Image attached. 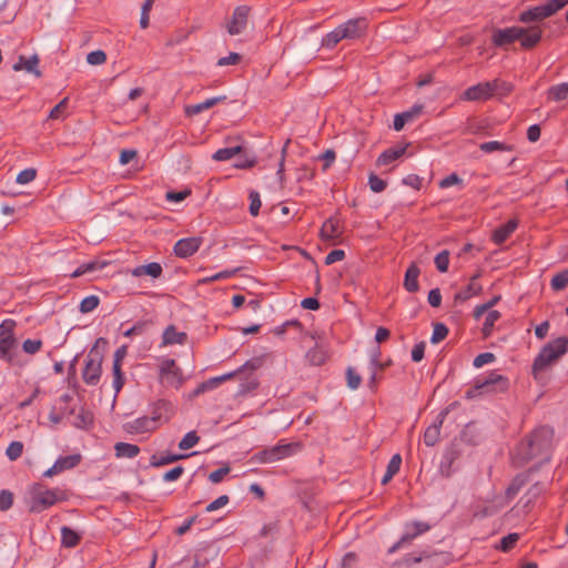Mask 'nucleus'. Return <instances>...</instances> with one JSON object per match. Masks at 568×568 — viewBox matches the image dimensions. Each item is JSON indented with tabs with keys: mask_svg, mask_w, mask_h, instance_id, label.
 Listing matches in <instances>:
<instances>
[{
	"mask_svg": "<svg viewBox=\"0 0 568 568\" xmlns=\"http://www.w3.org/2000/svg\"><path fill=\"white\" fill-rule=\"evenodd\" d=\"M321 235L325 240H334L339 237L341 230L338 221L334 219H328L327 221H325L321 229Z\"/></svg>",
	"mask_w": 568,
	"mask_h": 568,
	"instance_id": "30",
	"label": "nucleus"
},
{
	"mask_svg": "<svg viewBox=\"0 0 568 568\" xmlns=\"http://www.w3.org/2000/svg\"><path fill=\"white\" fill-rule=\"evenodd\" d=\"M476 278L477 277L474 276L466 287H464L463 290H460L459 292H457L455 294L456 301L465 302V301L471 298L473 296L478 295L481 292L483 287L476 281Z\"/></svg>",
	"mask_w": 568,
	"mask_h": 568,
	"instance_id": "27",
	"label": "nucleus"
},
{
	"mask_svg": "<svg viewBox=\"0 0 568 568\" xmlns=\"http://www.w3.org/2000/svg\"><path fill=\"white\" fill-rule=\"evenodd\" d=\"M486 317L483 323L481 333L485 338L489 337L494 331L495 323L501 317L498 311H487Z\"/></svg>",
	"mask_w": 568,
	"mask_h": 568,
	"instance_id": "32",
	"label": "nucleus"
},
{
	"mask_svg": "<svg viewBox=\"0 0 568 568\" xmlns=\"http://www.w3.org/2000/svg\"><path fill=\"white\" fill-rule=\"evenodd\" d=\"M568 4V0H549L544 4L529 8L523 11L518 20L523 23H529L534 21H541L548 17H551L561 8Z\"/></svg>",
	"mask_w": 568,
	"mask_h": 568,
	"instance_id": "6",
	"label": "nucleus"
},
{
	"mask_svg": "<svg viewBox=\"0 0 568 568\" xmlns=\"http://www.w3.org/2000/svg\"><path fill=\"white\" fill-rule=\"evenodd\" d=\"M13 505V494L8 489L0 490V510H9Z\"/></svg>",
	"mask_w": 568,
	"mask_h": 568,
	"instance_id": "57",
	"label": "nucleus"
},
{
	"mask_svg": "<svg viewBox=\"0 0 568 568\" xmlns=\"http://www.w3.org/2000/svg\"><path fill=\"white\" fill-rule=\"evenodd\" d=\"M236 272H237V268L221 271V272H219L216 274H213L211 276H206V277H203V278L199 280L197 283L199 284H210V283H213L215 281L226 280V278L232 277Z\"/></svg>",
	"mask_w": 568,
	"mask_h": 568,
	"instance_id": "43",
	"label": "nucleus"
},
{
	"mask_svg": "<svg viewBox=\"0 0 568 568\" xmlns=\"http://www.w3.org/2000/svg\"><path fill=\"white\" fill-rule=\"evenodd\" d=\"M39 57L37 54L26 58L23 55H20L18 58V61L13 64L14 71H21L24 70L28 73H32L36 77H41V71L39 70Z\"/></svg>",
	"mask_w": 568,
	"mask_h": 568,
	"instance_id": "21",
	"label": "nucleus"
},
{
	"mask_svg": "<svg viewBox=\"0 0 568 568\" xmlns=\"http://www.w3.org/2000/svg\"><path fill=\"white\" fill-rule=\"evenodd\" d=\"M523 34L521 27H509L494 31L491 41L496 47L511 44Z\"/></svg>",
	"mask_w": 568,
	"mask_h": 568,
	"instance_id": "14",
	"label": "nucleus"
},
{
	"mask_svg": "<svg viewBox=\"0 0 568 568\" xmlns=\"http://www.w3.org/2000/svg\"><path fill=\"white\" fill-rule=\"evenodd\" d=\"M155 0H145L141 8L140 27L146 29L149 27L150 11Z\"/></svg>",
	"mask_w": 568,
	"mask_h": 568,
	"instance_id": "49",
	"label": "nucleus"
},
{
	"mask_svg": "<svg viewBox=\"0 0 568 568\" xmlns=\"http://www.w3.org/2000/svg\"><path fill=\"white\" fill-rule=\"evenodd\" d=\"M115 456L118 458H134L140 453V447L135 444L116 443L114 445Z\"/></svg>",
	"mask_w": 568,
	"mask_h": 568,
	"instance_id": "28",
	"label": "nucleus"
},
{
	"mask_svg": "<svg viewBox=\"0 0 568 568\" xmlns=\"http://www.w3.org/2000/svg\"><path fill=\"white\" fill-rule=\"evenodd\" d=\"M300 449L301 445L298 443L281 440L277 445L254 454L252 459L260 464H272L293 456Z\"/></svg>",
	"mask_w": 568,
	"mask_h": 568,
	"instance_id": "5",
	"label": "nucleus"
},
{
	"mask_svg": "<svg viewBox=\"0 0 568 568\" xmlns=\"http://www.w3.org/2000/svg\"><path fill=\"white\" fill-rule=\"evenodd\" d=\"M517 226L518 221L516 219H511L504 225H500L491 235L493 242L498 245L503 244L515 232Z\"/></svg>",
	"mask_w": 568,
	"mask_h": 568,
	"instance_id": "23",
	"label": "nucleus"
},
{
	"mask_svg": "<svg viewBox=\"0 0 568 568\" xmlns=\"http://www.w3.org/2000/svg\"><path fill=\"white\" fill-rule=\"evenodd\" d=\"M106 61V54L102 50H95L87 55V62L92 65H99Z\"/></svg>",
	"mask_w": 568,
	"mask_h": 568,
	"instance_id": "58",
	"label": "nucleus"
},
{
	"mask_svg": "<svg viewBox=\"0 0 568 568\" xmlns=\"http://www.w3.org/2000/svg\"><path fill=\"white\" fill-rule=\"evenodd\" d=\"M550 286L554 291H562L568 286V268L555 274L551 278Z\"/></svg>",
	"mask_w": 568,
	"mask_h": 568,
	"instance_id": "40",
	"label": "nucleus"
},
{
	"mask_svg": "<svg viewBox=\"0 0 568 568\" xmlns=\"http://www.w3.org/2000/svg\"><path fill=\"white\" fill-rule=\"evenodd\" d=\"M346 381H347V386L351 389H357L361 385L362 377L353 367H347Z\"/></svg>",
	"mask_w": 568,
	"mask_h": 568,
	"instance_id": "52",
	"label": "nucleus"
},
{
	"mask_svg": "<svg viewBox=\"0 0 568 568\" xmlns=\"http://www.w3.org/2000/svg\"><path fill=\"white\" fill-rule=\"evenodd\" d=\"M491 98V85L489 81L479 82L475 85H471L467 88L460 95L463 101L469 102L487 101Z\"/></svg>",
	"mask_w": 568,
	"mask_h": 568,
	"instance_id": "12",
	"label": "nucleus"
},
{
	"mask_svg": "<svg viewBox=\"0 0 568 568\" xmlns=\"http://www.w3.org/2000/svg\"><path fill=\"white\" fill-rule=\"evenodd\" d=\"M42 347V341L41 339H26L22 343V349L24 353L29 355H34L38 353Z\"/></svg>",
	"mask_w": 568,
	"mask_h": 568,
	"instance_id": "55",
	"label": "nucleus"
},
{
	"mask_svg": "<svg viewBox=\"0 0 568 568\" xmlns=\"http://www.w3.org/2000/svg\"><path fill=\"white\" fill-rule=\"evenodd\" d=\"M187 335L185 332H179L174 325H169L162 335V346L183 345L186 343Z\"/></svg>",
	"mask_w": 568,
	"mask_h": 568,
	"instance_id": "22",
	"label": "nucleus"
},
{
	"mask_svg": "<svg viewBox=\"0 0 568 568\" xmlns=\"http://www.w3.org/2000/svg\"><path fill=\"white\" fill-rule=\"evenodd\" d=\"M93 423V415L84 409H81L74 417V426L78 428H88Z\"/></svg>",
	"mask_w": 568,
	"mask_h": 568,
	"instance_id": "41",
	"label": "nucleus"
},
{
	"mask_svg": "<svg viewBox=\"0 0 568 568\" xmlns=\"http://www.w3.org/2000/svg\"><path fill=\"white\" fill-rule=\"evenodd\" d=\"M148 326V322H143V321H140V322H136L132 327L128 328L123 335L125 337H131L133 335H140V334H143L145 328Z\"/></svg>",
	"mask_w": 568,
	"mask_h": 568,
	"instance_id": "63",
	"label": "nucleus"
},
{
	"mask_svg": "<svg viewBox=\"0 0 568 568\" xmlns=\"http://www.w3.org/2000/svg\"><path fill=\"white\" fill-rule=\"evenodd\" d=\"M447 335H448L447 326L443 323H437L434 325L430 342L433 344H437V343L442 342L443 339H445L447 337Z\"/></svg>",
	"mask_w": 568,
	"mask_h": 568,
	"instance_id": "48",
	"label": "nucleus"
},
{
	"mask_svg": "<svg viewBox=\"0 0 568 568\" xmlns=\"http://www.w3.org/2000/svg\"><path fill=\"white\" fill-rule=\"evenodd\" d=\"M261 205H262V202L260 199V194L255 191H252L250 193V213L253 216H256L260 212Z\"/></svg>",
	"mask_w": 568,
	"mask_h": 568,
	"instance_id": "61",
	"label": "nucleus"
},
{
	"mask_svg": "<svg viewBox=\"0 0 568 568\" xmlns=\"http://www.w3.org/2000/svg\"><path fill=\"white\" fill-rule=\"evenodd\" d=\"M81 462V455L74 454L69 456L59 457L54 464L43 473L44 477H52L59 473H62L68 469H72L78 466Z\"/></svg>",
	"mask_w": 568,
	"mask_h": 568,
	"instance_id": "16",
	"label": "nucleus"
},
{
	"mask_svg": "<svg viewBox=\"0 0 568 568\" xmlns=\"http://www.w3.org/2000/svg\"><path fill=\"white\" fill-rule=\"evenodd\" d=\"M500 296H494L488 302L477 305L474 308L473 315L475 320H479L487 311H493L491 308L499 302Z\"/></svg>",
	"mask_w": 568,
	"mask_h": 568,
	"instance_id": "42",
	"label": "nucleus"
},
{
	"mask_svg": "<svg viewBox=\"0 0 568 568\" xmlns=\"http://www.w3.org/2000/svg\"><path fill=\"white\" fill-rule=\"evenodd\" d=\"M201 244L202 240L200 237L181 239L175 243L173 252L178 257L186 258L197 252Z\"/></svg>",
	"mask_w": 568,
	"mask_h": 568,
	"instance_id": "17",
	"label": "nucleus"
},
{
	"mask_svg": "<svg viewBox=\"0 0 568 568\" xmlns=\"http://www.w3.org/2000/svg\"><path fill=\"white\" fill-rule=\"evenodd\" d=\"M174 414V405L169 400L160 399L153 404L150 417L159 428L161 425L168 423Z\"/></svg>",
	"mask_w": 568,
	"mask_h": 568,
	"instance_id": "11",
	"label": "nucleus"
},
{
	"mask_svg": "<svg viewBox=\"0 0 568 568\" xmlns=\"http://www.w3.org/2000/svg\"><path fill=\"white\" fill-rule=\"evenodd\" d=\"M342 40H345L344 38H342L341 36V30L338 29V27H336L333 31L326 33L323 38H322V47L323 48H326V49H333L337 45V43H339Z\"/></svg>",
	"mask_w": 568,
	"mask_h": 568,
	"instance_id": "36",
	"label": "nucleus"
},
{
	"mask_svg": "<svg viewBox=\"0 0 568 568\" xmlns=\"http://www.w3.org/2000/svg\"><path fill=\"white\" fill-rule=\"evenodd\" d=\"M508 388V379L496 371L490 372L485 378L476 379L474 387L466 390V398L473 399L488 393H503Z\"/></svg>",
	"mask_w": 568,
	"mask_h": 568,
	"instance_id": "3",
	"label": "nucleus"
},
{
	"mask_svg": "<svg viewBox=\"0 0 568 568\" xmlns=\"http://www.w3.org/2000/svg\"><path fill=\"white\" fill-rule=\"evenodd\" d=\"M69 498L67 489L55 487L45 488L40 484H34L29 490V509L32 513H41L57 503L65 501Z\"/></svg>",
	"mask_w": 568,
	"mask_h": 568,
	"instance_id": "1",
	"label": "nucleus"
},
{
	"mask_svg": "<svg viewBox=\"0 0 568 568\" xmlns=\"http://www.w3.org/2000/svg\"><path fill=\"white\" fill-rule=\"evenodd\" d=\"M521 31H523V34L519 37L518 40L520 41V45L524 49H531L540 42L541 36H542V30L540 27H538V26H534L530 28L521 27Z\"/></svg>",
	"mask_w": 568,
	"mask_h": 568,
	"instance_id": "20",
	"label": "nucleus"
},
{
	"mask_svg": "<svg viewBox=\"0 0 568 568\" xmlns=\"http://www.w3.org/2000/svg\"><path fill=\"white\" fill-rule=\"evenodd\" d=\"M99 303L100 298L97 295H89L81 301L79 310L81 313L85 314L95 310Z\"/></svg>",
	"mask_w": 568,
	"mask_h": 568,
	"instance_id": "44",
	"label": "nucleus"
},
{
	"mask_svg": "<svg viewBox=\"0 0 568 568\" xmlns=\"http://www.w3.org/2000/svg\"><path fill=\"white\" fill-rule=\"evenodd\" d=\"M306 357L312 365H316V366L324 364L327 359L326 352L324 349H322L321 347L311 348L307 352Z\"/></svg>",
	"mask_w": 568,
	"mask_h": 568,
	"instance_id": "39",
	"label": "nucleus"
},
{
	"mask_svg": "<svg viewBox=\"0 0 568 568\" xmlns=\"http://www.w3.org/2000/svg\"><path fill=\"white\" fill-rule=\"evenodd\" d=\"M436 268L440 273H446L449 266V252L447 250L442 251L435 256Z\"/></svg>",
	"mask_w": 568,
	"mask_h": 568,
	"instance_id": "47",
	"label": "nucleus"
},
{
	"mask_svg": "<svg viewBox=\"0 0 568 568\" xmlns=\"http://www.w3.org/2000/svg\"><path fill=\"white\" fill-rule=\"evenodd\" d=\"M489 82L491 85L493 97L495 94H497L499 97H507L514 90V85L510 82L504 81L501 79H494L493 81H489Z\"/></svg>",
	"mask_w": 568,
	"mask_h": 568,
	"instance_id": "31",
	"label": "nucleus"
},
{
	"mask_svg": "<svg viewBox=\"0 0 568 568\" xmlns=\"http://www.w3.org/2000/svg\"><path fill=\"white\" fill-rule=\"evenodd\" d=\"M494 361H495V355L493 353H488L487 352V353H481V354L477 355L475 357L473 364H474V366L476 368H479V367H481V366H484L486 364H489V363H491Z\"/></svg>",
	"mask_w": 568,
	"mask_h": 568,
	"instance_id": "64",
	"label": "nucleus"
},
{
	"mask_svg": "<svg viewBox=\"0 0 568 568\" xmlns=\"http://www.w3.org/2000/svg\"><path fill=\"white\" fill-rule=\"evenodd\" d=\"M424 110L423 104H414L409 110L397 113L394 116L393 126L395 131H402L406 123L416 120Z\"/></svg>",
	"mask_w": 568,
	"mask_h": 568,
	"instance_id": "19",
	"label": "nucleus"
},
{
	"mask_svg": "<svg viewBox=\"0 0 568 568\" xmlns=\"http://www.w3.org/2000/svg\"><path fill=\"white\" fill-rule=\"evenodd\" d=\"M519 535H506L497 546L503 551L510 550L517 542Z\"/></svg>",
	"mask_w": 568,
	"mask_h": 568,
	"instance_id": "60",
	"label": "nucleus"
},
{
	"mask_svg": "<svg viewBox=\"0 0 568 568\" xmlns=\"http://www.w3.org/2000/svg\"><path fill=\"white\" fill-rule=\"evenodd\" d=\"M554 432L549 427H539L535 429L527 438L526 443H523V447H526L525 458L531 459L540 456L548 452L551 445Z\"/></svg>",
	"mask_w": 568,
	"mask_h": 568,
	"instance_id": "4",
	"label": "nucleus"
},
{
	"mask_svg": "<svg viewBox=\"0 0 568 568\" xmlns=\"http://www.w3.org/2000/svg\"><path fill=\"white\" fill-rule=\"evenodd\" d=\"M159 377L162 384L180 388L183 384V373L172 358H163L160 364Z\"/></svg>",
	"mask_w": 568,
	"mask_h": 568,
	"instance_id": "7",
	"label": "nucleus"
},
{
	"mask_svg": "<svg viewBox=\"0 0 568 568\" xmlns=\"http://www.w3.org/2000/svg\"><path fill=\"white\" fill-rule=\"evenodd\" d=\"M568 351V338L565 336L558 337L556 339L547 343L532 364L534 373L541 372L546 369L549 365L556 362L559 357L566 354Z\"/></svg>",
	"mask_w": 568,
	"mask_h": 568,
	"instance_id": "2",
	"label": "nucleus"
},
{
	"mask_svg": "<svg viewBox=\"0 0 568 568\" xmlns=\"http://www.w3.org/2000/svg\"><path fill=\"white\" fill-rule=\"evenodd\" d=\"M406 151V146L400 148H393L385 150L383 153L379 154L377 158V165H388L392 162L396 161L398 158H400Z\"/></svg>",
	"mask_w": 568,
	"mask_h": 568,
	"instance_id": "29",
	"label": "nucleus"
},
{
	"mask_svg": "<svg viewBox=\"0 0 568 568\" xmlns=\"http://www.w3.org/2000/svg\"><path fill=\"white\" fill-rule=\"evenodd\" d=\"M121 364H113L112 365V372H113V388L115 393L118 394L124 384V377L121 371Z\"/></svg>",
	"mask_w": 568,
	"mask_h": 568,
	"instance_id": "51",
	"label": "nucleus"
},
{
	"mask_svg": "<svg viewBox=\"0 0 568 568\" xmlns=\"http://www.w3.org/2000/svg\"><path fill=\"white\" fill-rule=\"evenodd\" d=\"M256 156L251 154H244L236 159L234 163V168L236 169H250L253 168L256 164Z\"/></svg>",
	"mask_w": 568,
	"mask_h": 568,
	"instance_id": "53",
	"label": "nucleus"
},
{
	"mask_svg": "<svg viewBox=\"0 0 568 568\" xmlns=\"http://www.w3.org/2000/svg\"><path fill=\"white\" fill-rule=\"evenodd\" d=\"M368 185H369V187H371V190L373 192L381 193V192H383L386 189L387 184L379 176H377L376 174L372 173L368 176Z\"/></svg>",
	"mask_w": 568,
	"mask_h": 568,
	"instance_id": "56",
	"label": "nucleus"
},
{
	"mask_svg": "<svg viewBox=\"0 0 568 568\" xmlns=\"http://www.w3.org/2000/svg\"><path fill=\"white\" fill-rule=\"evenodd\" d=\"M231 471V468L230 466H224V467H221L214 471H212L210 475H209V479L211 483L213 484H219L223 480V478Z\"/></svg>",
	"mask_w": 568,
	"mask_h": 568,
	"instance_id": "59",
	"label": "nucleus"
},
{
	"mask_svg": "<svg viewBox=\"0 0 568 568\" xmlns=\"http://www.w3.org/2000/svg\"><path fill=\"white\" fill-rule=\"evenodd\" d=\"M480 151L485 153H491L495 151H504V152H510L513 151V146L509 144H506L504 142L499 141H488L484 142L479 145Z\"/></svg>",
	"mask_w": 568,
	"mask_h": 568,
	"instance_id": "38",
	"label": "nucleus"
},
{
	"mask_svg": "<svg viewBox=\"0 0 568 568\" xmlns=\"http://www.w3.org/2000/svg\"><path fill=\"white\" fill-rule=\"evenodd\" d=\"M447 415L446 410H443L438 414L435 422L429 425L424 433V443L426 446H434L438 443L440 436V429L444 423V419Z\"/></svg>",
	"mask_w": 568,
	"mask_h": 568,
	"instance_id": "18",
	"label": "nucleus"
},
{
	"mask_svg": "<svg viewBox=\"0 0 568 568\" xmlns=\"http://www.w3.org/2000/svg\"><path fill=\"white\" fill-rule=\"evenodd\" d=\"M367 24L364 18L351 19L338 26L341 36L345 40L359 38L366 30Z\"/></svg>",
	"mask_w": 568,
	"mask_h": 568,
	"instance_id": "13",
	"label": "nucleus"
},
{
	"mask_svg": "<svg viewBox=\"0 0 568 568\" xmlns=\"http://www.w3.org/2000/svg\"><path fill=\"white\" fill-rule=\"evenodd\" d=\"M37 176V170L33 168L24 169L17 175V183L18 184H28L32 182Z\"/></svg>",
	"mask_w": 568,
	"mask_h": 568,
	"instance_id": "54",
	"label": "nucleus"
},
{
	"mask_svg": "<svg viewBox=\"0 0 568 568\" xmlns=\"http://www.w3.org/2000/svg\"><path fill=\"white\" fill-rule=\"evenodd\" d=\"M163 273V268L160 263L152 262L146 265H140L134 267L131 271V275L134 277H141L143 275H149L152 278H159Z\"/></svg>",
	"mask_w": 568,
	"mask_h": 568,
	"instance_id": "24",
	"label": "nucleus"
},
{
	"mask_svg": "<svg viewBox=\"0 0 568 568\" xmlns=\"http://www.w3.org/2000/svg\"><path fill=\"white\" fill-rule=\"evenodd\" d=\"M105 265H106L105 262L101 263L99 261H90V262L83 263L72 272L71 277L75 278V277L82 276L87 273H90V272H93L97 270H102Z\"/></svg>",
	"mask_w": 568,
	"mask_h": 568,
	"instance_id": "34",
	"label": "nucleus"
},
{
	"mask_svg": "<svg viewBox=\"0 0 568 568\" xmlns=\"http://www.w3.org/2000/svg\"><path fill=\"white\" fill-rule=\"evenodd\" d=\"M123 429L131 435H141L154 432L155 429H158V426L154 424L150 416H142L135 418L134 420L126 422L123 425Z\"/></svg>",
	"mask_w": 568,
	"mask_h": 568,
	"instance_id": "15",
	"label": "nucleus"
},
{
	"mask_svg": "<svg viewBox=\"0 0 568 568\" xmlns=\"http://www.w3.org/2000/svg\"><path fill=\"white\" fill-rule=\"evenodd\" d=\"M14 326L13 320H4L0 324V358L8 362L12 361L11 349L16 345Z\"/></svg>",
	"mask_w": 568,
	"mask_h": 568,
	"instance_id": "8",
	"label": "nucleus"
},
{
	"mask_svg": "<svg viewBox=\"0 0 568 568\" xmlns=\"http://www.w3.org/2000/svg\"><path fill=\"white\" fill-rule=\"evenodd\" d=\"M419 267L413 263L408 266V268L406 270V273H405V278H404V287L410 292V293H414V292H417L418 291V276H419Z\"/></svg>",
	"mask_w": 568,
	"mask_h": 568,
	"instance_id": "26",
	"label": "nucleus"
},
{
	"mask_svg": "<svg viewBox=\"0 0 568 568\" xmlns=\"http://www.w3.org/2000/svg\"><path fill=\"white\" fill-rule=\"evenodd\" d=\"M267 357H268L267 354L252 357L251 359L246 361L241 367H239V371H241V372L257 371L265 364Z\"/></svg>",
	"mask_w": 568,
	"mask_h": 568,
	"instance_id": "37",
	"label": "nucleus"
},
{
	"mask_svg": "<svg viewBox=\"0 0 568 568\" xmlns=\"http://www.w3.org/2000/svg\"><path fill=\"white\" fill-rule=\"evenodd\" d=\"M102 374V356L92 351L89 353L85 359L82 377L85 384L97 385L100 382Z\"/></svg>",
	"mask_w": 568,
	"mask_h": 568,
	"instance_id": "9",
	"label": "nucleus"
},
{
	"mask_svg": "<svg viewBox=\"0 0 568 568\" xmlns=\"http://www.w3.org/2000/svg\"><path fill=\"white\" fill-rule=\"evenodd\" d=\"M243 152V148L241 145L230 146L219 149L213 155V160L215 161H227L235 156L236 154H241Z\"/></svg>",
	"mask_w": 568,
	"mask_h": 568,
	"instance_id": "35",
	"label": "nucleus"
},
{
	"mask_svg": "<svg viewBox=\"0 0 568 568\" xmlns=\"http://www.w3.org/2000/svg\"><path fill=\"white\" fill-rule=\"evenodd\" d=\"M524 484H525L524 478L516 477L506 490L507 497L510 499L514 498L518 494V491L520 490V488L523 487Z\"/></svg>",
	"mask_w": 568,
	"mask_h": 568,
	"instance_id": "62",
	"label": "nucleus"
},
{
	"mask_svg": "<svg viewBox=\"0 0 568 568\" xmlns=\"http://www.w3.org/2000/svg\"><path fill=\"white\" fill-rule=\"evenodd\" d=\"M23 452V444L14 440L9 444L6 450V455L10 460H17Z\"/></svg>",
	"mask_w": 568,
	"mask_h": 568,
	"instance_id": "50",
	"label": "nucleus"
},
{
	"mask_svg": "<svg viewBox=\"0 0 568 568\" xmlns=\"http://www.w3.org/2000/svg\"><path fill=\"white\" fill-rule=\"evenodd\" d=\"M225 97H214L206 99L205 101L196 104H191L185 106V114L189 116L196 115L216 105L219 102L223 101Z\"/></svg>",
	"mask_w": 568,
	"mask_h": 568,
	"instance_id": "25",
	"label": "nucleus"
},
{
	"mask_svg": "<svg viewBox=\"0 0 568 568\" xmlns=\"http://www.w3.org/2000/svg\"><path fill=\"white\" fill-rule=\"evenodd\" d=\"M251 8L247 6H239L234 9L230 21L226 24L229 34H241L247 26Z\"/></svg>",
	"mask_w": 568,
	"mask_h": 568,
	"instance_id": "10",
	"label": "nucleus"
},
{
	"mask_svg": "<svg viewBox=\"0 0 568 568\" xmlns=\"http://www.w3.org/2000/svg\"><path fill=\"white\" fill-rule=\"evenodd\" d=\"M200 440L196 432L191 430L184 435V437L179 443V448L182 450H187L194 447Z\"/></svg>",
	"mask_w": 568,
	"mask_h": 568,
	"instance_id": "46",
	"label": "nucleus"
},
{
	"mask_svg": "<svg viewBox=\"0 0 568 568\" xmlns=\"http://www.w3.org/2000/svg\"><path fill=\"white\" fill-rule=\"evenodd\" d=\"M548 100L560 102L568 98V82L552 85L547 92Z\"/></svg>",
	"mask_w": 568,
	"mask_h": 568,
	"instance_id": "33",
	"label": "nucleus"
},
{
	"mask_svg": "<svg viewBox=\"0 0 568 568\" xmlns=\"http://www.w3.org/2000/svg\"><path fill=\"white\" fill-rule=\"evenodd\" d=\"M182 457H183L182 455H173V454H168V455H163V456L153 455L151 457L150 463L153 467H160V466H164V465L174 463Z\"/></svg>",
	"mask_w": 568,
	"mask_h": 568,
	"instance_id": "45",
	"label": "nucleus"
}]
</instances>
